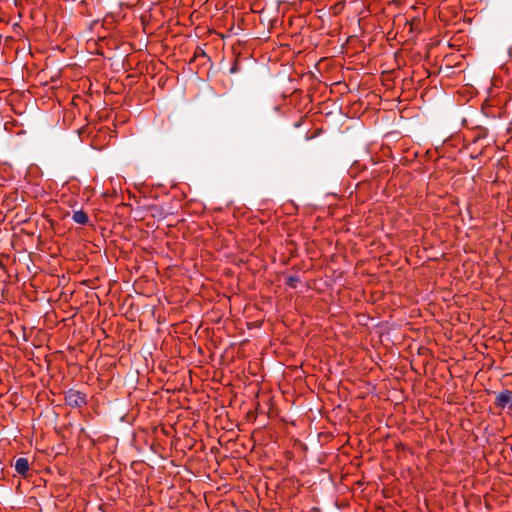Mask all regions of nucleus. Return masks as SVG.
<instances>
[{"label": "nucleus", "mask_w": 512, "mask_h": 512, "mask_svg": "<svg viewBox=\"0 0 512 512\" xmlns=\"http://www.w3.org/2000/svg\"><path fill=\"white\" fill-rule=\"evenodd\" d=\"M65 402L71 407L80 408L87 403L86 394L77 390L70 389L65 393Z\"/></svg>", "instance_id": "nucleus-1"}, {"label": "nucleus", "mask_w": 512, "mask_h": 512, "mask_svg": "<svg viewBox=\"0 0 512 512\" xmlns=\"http://www.w3.org/2000/svg\"><path fill=\"white\" fill-rule=\"evenodd\" d=\"M495 404L502 409L512 408V392L509 390L500 392L496 397Z\"/></svg>", "instance_id": "nucleus-2"}, {"label": "nucleus", "mask_w": 512, "mask_h": 512, "mask_svg": "<svg viewBox=\"0 0 512 512\" xmlns=\"http://www.w3.org/2000/svg\"><path fill=\"white\" fill-rule=\"evenodd\" d=\"M15 470L22 476L29 471V461L27 458H18L15 462Z\"/></svg>", "instance_id": "nucleus-3"}, {"label": "nucleus", "mask_w": 512, "mask_h": 512, "mask_svg": "<svg viewBox=\"0 0 512 512\" xmlns=\"http://www.w3.org/2000/svg\"><path fill=\"white\" fill-rule=\"evenodd\" d=\"M72 219L74 222L80 225H85L89 221L88 215L83 210L75 211L73 213Z\"/></svg>", "instance_id": "nucleus-4"}]
</instances>
